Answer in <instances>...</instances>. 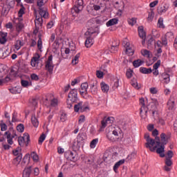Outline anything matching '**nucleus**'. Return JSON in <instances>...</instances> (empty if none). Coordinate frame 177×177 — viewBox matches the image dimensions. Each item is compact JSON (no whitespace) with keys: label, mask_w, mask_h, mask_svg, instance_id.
I'll list each match as a JSON object with an SVG mask.
<instances>
[{"label":"nucleus","mask_w":177,"mask_h":177,"mask_svg":"<svg viewBox=\"0 0 177 177\" xmlns=\"http://www.w3.org/2000/svg\"><path fill=\"white\" fill-rule=\"evenodd\" d=\"M133 73V71H132L131 69L127 71V73H126V76L127 77V78H129V79L132 78Z\"/></svg>","instance_id":"nucleus-58"},{"label":"nucleus","mask_w":177,"mask_h":177,"mask_svg":"<svg viewBox=\"0 0 177 177\" xmlns=\"http://www.w3.org/2000/svg\"><path fill=\"white\" fill-rule=\"evenodd\" d=\"M4 135L6 136L8 145H13V138H12V132H10V131H7L5 132Z\"/></svg>","instance_id":"nucleus-21"},{"label":"nucleus","mask_w":177,"mask_h":177,"mask_svg":"<svg viewBox=\"0 0 177 177\" xmlns=\"http://www.w3.org/2000/svg\"><path fill=\"white\" fill-rule=\"evenodd\" d=\"M154 17V12L153 11V10H151V12L149 13L148 15V20H153Z\"/></svg>","instance_id":"nucleus-60"},{"label":"nucleus","mask_w":177,"mask_h":177,"mask_svg":"<svg viewBox=\"0 0 177 177\" xmlns=\"http://www.w3.org/2000/svg\"><path fill=\"white\" fill-rule=\"evenodd\" d=\"M90 88L92 95H97V82L96 80H91Z\"/></svg>","instance_id":"nucleus-13"},{"label":"nucleus","mask_w":177,"mask_h":177,"mask_svg":"<svg viewBox=\"0 0 177 177\" xmlns=\"http://www.w3.org/2000/svg\"><path fill=\"white\" fill-rule=\"evenodd\" d=\"M8 131L11 132V138H12L13 139H15V138L17 136V134H16V131H15L13 127H10Z\"/></svg>","instance_id":"nucleus-49"},{"label":"nucleus","mask_w":177,"mask_h":177,"mask_svg":"<svg viewBox=\"0 0 177 177\" xmlns=\"http://www.w3.org/2000/svg\"><path fill=\"white\" fill-rule=\"evenodd\" d=\"M165 165L167 167H171L172 165V160L171 159H167L165 160Z\"/></svg>","instance_id":"nucleus-63"},{"label":"nucleus","mask_w":177,"mask_h":177,"mask_svg":"<svg viewBox=\"0 0 177 177\" xmlns=\"http://www.w3.org/2000/svg\"><path fill=\"white\" fill-rule=\"evenodd\" d=\"M97 143H99V138L93 139L90 143L91 149H95Z\"/></svg>","instance_id":"nucleus-35"},{"label":"nucleus","mask_w":177,"mask_h":177,"mask_svg":"<svg viewBox=\"0 0 177 177\" xmlns=\"http://www.w3.org/2000/svg\"><path fill=\"white\" fill-rule=\"evenodd\" d=\"M107 121H110V118H107L106 119H103L101 121V128L102 129H104V128L107 127Z\"/></svg>","instance_id":"nucleus-41"},{"label":"nucleus","mask_w":177,"mask_h":177,"mask_svg":"<svg viewBox=\"0 0 177 177\" xmlns=\"http://www.w3.org/2000/svg\"><path fill=\"white\" fill-rule=\"evenodd\" d=\"M125 162V160H120L118 162H117L115 165L113 166V171L117 172L118 168L120 167V165H122Z\"/></svg>","instance_id":"nucleus-33"},{"label":"nucleus","mask_w":177,"mask_h":177,"mask_svg":"<svg viewBox=\"0 0 177 177\" xmlns=\"http://www.w3.org/2000/svg\"><path fill=\"white\" fill-rule=\"evenodd\" d=\"M86 39L85 41V46L91 48V45H93V37L92 36H86Z\"/></svg>","instance_id":"nucleus-17"},{"label":"nucleus","mask_w":177,"mask_h":177,"mask_svg":"<svg viewBox=\"0 0 177 177\" xmlns=\"http://www.w3.org/2000/svg\"><path fill=\"white\" fill-rule=\"evenodd\" d=\"M154 141H155V143L156 144V149H157V147H160V145H161V141H160V137L156 136V137H155Z\"/></svg>","instance_id":"nucleus-55"},{"label":"nucleus","mask_w":177,"mask_h":177,"mask_svg":"<svg viewBox=\"0 0 177 177\" xmlns=\"http://www.w3.org/2000/svg\"><path fill=\"white\" fill-rule=\"evenodd\" d=\"M10 76L12 78H15V77H17V72L15 69H11L10 72Z\"/></svg>","instance_id":"nucleus-52"},{"label":"nucleus","mask_w":177,"mask_h":177,"mask_svg":"<svg viewBox=\"0 0 177 177\" xmlns=\"http://www.w3.org/2000/svg\"><path fill=\"white\" fill-rule=\"evenodd\" d=\"M46 136L45 133H42L39 138V145H42L44 143V140H45Z\"/></svg>","instance_id":"nucleus-48"},{"label":"nucleus","mask_w":177,"mask_h":177,"mask_svg":"<svg viewBox=\"0 0 177 177\" xmlns=\"http://www.w3.org/2000/svg\"><path fill=\"white\" fill-rule=\"evenodd\" d=\"M53 59V56L50 55L47 61L46 62V65H45L46 70L48 71L50 74H52V73H53V68L55 67V66H53V62L52 61Z\"/></svg>","instance_id":"nucleus-7"},{"label":"nucleus","mask_w":177,"mask_h":177,"mask_svg":"<svg viewBox=\"0 0 177 177\" xmlns=\"http://www.w3.org/2000/svg\"><path fill=\"white\" fill-rule=\"evenodd\" d=\"M21 158H23V155L20 153L13 160L12 164L16 166L19 165L21 161Z\"/></svg>","instance_id":"nucleus-27"},{"label":"nucleus","mask_w":177,"mask_h":177,"mask_svg":"<svg viewBox=\"0 0 177 177\" xmlns=\"http://www.w3.org/2000/svg\"><path fill=\"white\" fill-rule=\"evenodd\" d=\"M80 56H81V53H77L75 56V57H74V59L72 60V64H74V65H75V64H78V62H80Z\"/></svg>","instance_id":"nucleus-42"},{"label":"nucleus","mask_w":177,"mask_h":177,"mask_svg":"<svg viewBox=\"0 0 177 177\" xmlns=\"http://www.w3.org/2000/svg\"><path fill=\"white\" fill-rule=\"evenodd\" d=\"M30 142V135L28 133H24L23 137H19L18 138V142L19 146L23 147L24 145L26 146H28V143Z\"/></svg>","instance_id":"nucleus-6"},{"label":"nucleus","mask_w":177,"mask_h":177,"mask_svg":"<svg viewBox=\"0 0 177 177\" xmlns=\"http://www.w3.org/2000/svg\"><path fill=\"white\" fill-rule=\"evenodd\" d=\"M0 127H1V131H6L8 129V125H6V123L3 122V120H1L0 123Z\"/></svg>","instance_id":"nucleus-44"},{"label":"nucleus","mask_w":177,"mask_h":177,"mask_svg":"<svg viewBox=\"0 0 177 177\" xmlns=\"http://www.w3.org/2000/svg\"><path fill=\"white\" fill-rule=\"evenodd\" d=\"M168 37H172V38H174V34L171 32H169L166 33L165 37L162 39V44L165 45V46L168 45V42L167 41V38H168Z\"/></svg>","instance_id":"nucleus-22"},{"label":"nucleus","mask_w":177,"mask_h":177,"mask_svg":"<svg viewBox=\"0 0 177 177\" xmlns=\"http://www.w3.org/2000/svg\"><path fill=\"white\" fill-rule=\"evenodd\" d=\"M144 138L147 142L145 143V147L147 149H149L151 151H154L157 149V146H154L156 145V141L153 138H150V134L149 133H147L145 134Z\"/></svg>","instance_id":"nucleus-3"},{"label":"nucleus","mask_w":177,"mask_h":177,"mask_svg":"<svg viewBox=\"0 0 177 177\" xmlns=\"http://www.w3.org/2000/svg\"><path fill=\"white\" fill-rule=\"evenodd\" d=\"M157 5H158V0H156L149 3L150 8H154L155 6H157Z\"/></svg>","instance_id":"nucleus-62"},{"label":"nucleus","mask_w":177,"mask_h":177,"mask_svg":"<svg viewBox=\"0 0 177 177\" xmlns=\"http://www.w3.org/2000/svg\"><path fill=\"white\" fill-rule=\"evenodd\" d=\"M42 23H44V19H42V17H36V19L35 20L36 28H39V27H42Z\"/></svg>","instance_id":"nucleus-20"},{"label":"nucleus","mask_w":177,"mask_h":177,"mask_svg":"<svg viewBox=\"0 0 177 177\" xmlns=\"http://www.w3.org/2000/svg\"><path fill=\"white\" fill-rule=\"evenodd\" d=\"M166 138L167 135L165 133L160 134L161 143H166L167 145V142Z\"/></svg>","instance_id":"nucleus-46"},{"label":"nucleus","mask_w":177,"mask_h":177,"mask_svg":"<svg viewBox=\"0 0 177 177\" xmlns=\"http://www.w3.org/2000/svg\"><path fill=\"white\" fill-rule=\"evenodd\" d=\"M167 106L169 107V110H172L175 106V99L174 97H170L169 101L167 102Z\"/></svg>","instance_id":"nucleus-24"},{"label":"nucleus","mask_w":177,"mask_h":177,"mask_svg":"<svg viewBox=\"0 0 177 177\" xmlns=\"http://www.w3.org/2000/svg\"><path fill=\"white\" fill-rule=\"evenodd\" d=\"M46 100H49L50 102V105L51 107H56L57 106L59 101L57 99L53 97V94H48L47 95V97L46 98Z\"/></svg>","instance_id":"nucleus-12"},{"label":"nucleus","mask_w":177,"mask_h":177,"mask_svg":"<svg viewBox=\"0 0 177 177\" xmlns=\"http://www.w3.org/2000/svg\"><path fill=\"white\" fill-rule=\"evenodd\" d=\"M96 75H97V78H103V72H102L100 71H97Z\"/></svg>","instance_id":"nucleus-64"},{"label":"nucleus","mask_w":177,"mask_h":177,"mask_svg":"<svg viewBox=\"0 0 177 177\" xmlns=\"http://www.w3.org/2000/svg\"><path fill=\"white\" fill-rule=\"evenodd\" d=\"M77 142L80 143V142H82L83 140H85V134L84 133H79L77 137Z\"/></svg>","instance_id":"nucleus-43"},{"label":"nucleus","mask_w":177,"mask_h":177,"mask_svg":"<svg viewBox=\"0 0 177 177\" xmlns=\"http://www.w3.org/2000/svg\"><path fill=\"white\" fill-rule=\"evenodd\" d=\"M141 53L142 56H145V57H150V51L148 50H141Z\"/></svg>","instance_id":"nucleus-47"},{"label":"nucleus","mask_w":177,"mask_h":177,"mask_svg":"<svg viewBox=\"0 0 177 177\" xmlns=\"http://www.w3.org/2000/svg\"><path fill=\"white\" fill-rule=\"evenodd\" d=\"M111 46H112L113 48H118V46H120V41H118V40H114V41L112 42Z\"/></svg>","instance_id":"nucleus-56"},{"label":"nucleus","mask_w":177,"mask_h":177,"mask_svg":"<svg viewBox=\"0 0 177 177\" xmlns=\"http://www.w3.org/2000/svg\"><path fill=\"white\" fill-rule=\"evenodd\" d=\"M121 132V129L119 127L114 129L113 131H110V129H106V138L110 142H117L120 139L119 133Z\"/></svg>","instance_id":"nucleus-2"},{"label":"nucleus","mask_w":177,"mask_h":177,"mask_svg":"<svg viewBox=\"0 0 177 177\" xmlns=\"http://www.w3.org/2000/svg\"><path fill=\"white\" fill-rule=\"evenodd\" d=\"M88 109H89L88 106L84 107V102H79L74 106V111L75 113H78V111H86Z\"/></svg>","instance_id":"nucleus-9"},{"label":"nucleus","mask_w":177,"mask_h":177,"mask_svg":"<svg viewBox=\"0 0 177 177\" xmlns=\"http://www.w3.org/2000/svg\"><path fill=\"white\" fill-rule=\"evenodd\" d=\"M30 156L32 158L33 161H35V162H37V161L39 160V157L35 151L32 152L30 153Z\"/></svg>","instance_id":"nucleus-40"},{"label":"nucleus","mask_w":177,"mask_h":177,"mask_svg":"<svg viewBox=\"0 0 177 177\" xmlns=\"http://www.w3.org/2000/svg\"><path fill=\"white\" fill-rule=\"evenodd\" d=\"M115 24H118V19L113 18L110 19L106 22V27H111V26H115Z\"/></svg>","instance_id":"nucleus-25"},{"label":"nucleus","mask_w":177,"mask_h":177,"mask_svg":"<svg viewBox=\"0 0 177 177\" xmlns=\"http://www.w3.org/2000/svg\"><path fill=\"white\" fill-rule=\"evenodd\" d=\"M75 153H73L71 151H66L64 153V157L66 160H69V161L75 162L77 161V158H75Z\"/></svg>","instance_id":"nucleus-11"},{"label":"nucleus","mask_w":177,"mask_h":177,"mask_svg":"<svg viewBox=\"0 0 177 177\" xmlns=\"http://www.w3.org/2000/svg\"><path fill=\"white\" fill-rule=\"evenodd\" d=\"M59 41L55 40L53 44V49L57 50V49L59 48Z\"/></svg>","instance_id":"nucleus-57"},{"label":"nucleus","mask_w":177,"mask_h":177,"mask_svg":"<svg viewBox=\"0 0 177 177\" xmlns=\"http://www.w3.org/2000/svg\"><path fill=\"white\" fill-rule=\"evenodd\" d=\"M21 86H24V88H27V86H28V81L27 80H21Z\"/></svg>","instance_id":"nucleus-59"},{"label":"nucleus","mask_w":177,"mask_h":177,"mask_svg":"<svg viewBox=\"0 0 177 177\" xmlns=\"http://www.w3.org/2000/svg\"><path fill=\"white\" fill-rule=\"evenodd\" d=\"M30 78L32 81H39V77L35 73L31 74Z\"/></svg>","instance_id":"nucleus-53"},{"label":"nucleus","mask_w":177,"mask_h":177,"mask_svg":"<svg viewBox=\"0 0 177 177\" xmlns=\"http://www.w3.org/2000/svg\"><path fill=\"white\" fill-rule=\"evenodd\" d=\"M168 9H169V6H168V4H164L162 6H159L157 8V12L160 15H161L163 13H166Z\"/></svg>","instance_id":"nucleus-16"},{"label":"nucleus","mask_w":177,"mask_h":177,"mask_svg":"<svg viewBox=\"0 0 177 177\" xmlns=\"http://www.w3.org/2000/svg\"><path fill=\"white\" fill-rule=\"evenodd\" d=\"M80 102V98H78V91L77 88L72 89L68 95L67 99V107L68 109H71L74 103H78Z\"/></svg>","instance_id":"nucleus-1"},{"label":"nucleus","mask_w":177,"mask_h":177,"mask_svg":"<svg viewBox=\"0 0 177 177\" xmlns=\"http://www.w3.org/2000/svg\"><path fill=\"white\" fill-rule=\"evenodd\" d=\"M26 10V8L23 4H21V8L19 9L18 12V17H23V15H24V11Z\"/></svg>","instance_id":"nucleus-38"},{"label":"nucleus","mask_w":177,"mask_h":177,"mask_svg":"<svg viewBox=\"0 0 177 177\" xmlns=\"http://www.w3.org/2000/svg\"><path fill=\"white\" fill-rule=\"evenodd\" d=\"M88 83L84 82L81 84V90H80V95L82 96L84 99H89L91 96L88 95Z\"/></svg>","instance_id":"nucleus-8"},{"label":"nucleus","mask_w":177,"mask_h":177,"mask_svg":"<svg viewBox=\"0 0 177 177\" xmlns=\"http://www.w3.org/2000/svg\"><path fill=\"white\" fill-rule=\"evenodd\" d=\"M39 13L41 19L42 17H44V19H48V16H49V14L46 12V10H44L42 8H39Z\"/></svg>","instance_id":"nucleus-23"},{"label":"nucleus","mask_w":177,"mask_h":177,"mask_svg":"<svg viewBox=\"0 0 177 177\" xmlns=\"http://www.w3.org/2000/svg\"><path fill=\"white\" fill-rule=\"evenodd\" d=\"M93 34H99V27L89 28L88 30L84 33L85 36L92 37Z\"/></svg>","instance_id":"nucleus-15"},{"label":"nucleus","mask_w":177,"mask_h":177,"mask_svg":"<svg viewBox=\"0 0 177 177\" xmlns=\"http://www.w3.org/2000/svg\"><path fill=\"white\" fill-rule=\"evenodd\" d=\"M31 121L33 127L35 128H38V125H39V122H38V119L35 117V115H32L31 117Z\"/></svg>","instance_id":"nucleus-31"},{"label":"nucleus","mask_w":177,"mask_h":177,"mask_svg":"<svg viewBox=\"0 0 177 177\" xmlns=\"http://www.w3.org/2000/svg\"><path fill=\"white\" fill-rule=\"evenodd\" d=\"M101 88L102 92H104V93H107V92H109V90L110 89V87L106 83L102 82Z\"/></svg>","instance_id":"nucleus-32"},{"label":"nucleus","mask_w":177,"mask_h":177,"mask_svg":"<svg viewBox=\"0 0 177 177\" xmlns=\"http://www.w3.org/2000/svg\"><path fill=\"white\" fill-rule=\"evenodd\" d=\"M37 5L39 6V8H42V6L45 5L44 0H37Z\"/></svg>","instance_id":"nucleus-61"},{"label":"nucleus","mask_w":177,"mask_h":177,"mask_svg":"<svg viewBox=\"0 0 177 177\" xmlns=\"http://www.w3.org/2000/svg\"><path fill=\"white\" fill-rule=\"evenodd\" d=\"M39 39L37 41V48L40 52H42V39L41 38V35H38Z\"/></svg>","instance_id":"nucleus-39"},{"label":"nucleus","mask_w":177,"mask_h":177,"mask_svg":"<svg viewBox=\"0 0 177 177\" xmlns=\"http://www.w3.org/2000/svg\"><path fill=\"white\" fill-rule=\"evenodd\" d=\"M84 9V0H77L75 5L71 9V13L78 14Z\"/></svg>","instance_id":"nucleus-4"},{"label":"nucleus","mask_w":177,"mask_h":177,"mask_svg":"<svg viewBox=\"0 0 177 177\" xmlns=\"http://www.w3.org/2000/svg\"><path fill=\"white\" fill-rule=\"evenodd\" d=\"M123 46L126 48V53L129 56H133V53H135V49H133V46H131V44L128 42V39H125L123 41Z\"/></svg>","instance_id":"nucleus-5"},{"label":"nucleus","mask_w":177,"mask_h":177,"mask_svg":"<svg viewBox=\"0 0 177 177\" xmlns=\"http://www.w3.org/2000/svg\"><path fill=\"white\" fill-rule=\"evenodd\" d=\"M67 120V114H66V113L62 112L60 116V121H62V122H66V120Z\"/></svg>","instance_id":"nucleus-50"},{"label":"nucleus","mask_w":177,"mask_h":177,"mask_svg":"<svg viewBox=\"0 0 177 177\" xmlns=\"http://www.w3.org/2000/svg\"><path fill=\"white\" fill-rule=\"evenodd\" d=\"M165 145H167V142H162L160 145L159 147L156 149V153L160 155V157L162 158L165 157V153H164L165 149Z\"/></svg>","instance_id":"nucleus-14"},{"label":"nucleus","mask_w":177,"mask_h":177,"mask_svg":"<svg viewBox=\"0 0 177 177\" xmlns=\"http://www.w3.org/2000/svg\"><path fill=\"white\" fill-rule=\"evenodd\" d=\"M160 66H161V60H158L153 66V70H158V67H160Z\"/></svg>","instance_id":"nucleus-54"},{"label":"nucleus","mask_w":177,"mask_h":177,"mask_svg":"<svg viewBox=\"0 0 177 177\" xmlns=\"http://www.w3.org/2000/svg\"><path fill=\"white\" fill-rule=\"evenodd\" d=\"M140 104L141 106L140 108V114H142V113H145V117L143 118V115H141V117L142 118H146V117H147V107H146V104H145V98L141 97L140 98Z\"/></svg>","instance_id":"nucleus-10"},{"label":"nucleus","mask_w":177,"mask_h":177,"mask_svg":"<svg viewBox=\"0 0 177 177\" xmlns=\"http://www.w3.org/2000/svg\"><path fill=\"white\" fill-rule=\"evenodd\" d=\"M143 28V26L138 27V35L140 38H142V39H146V32H145V30Z\"/></svg>","instance_id":"nucleus-18"},{"label":"nucleus","mask_w":177,"mask_h":177,"mask_svg":"<svg viewBox=\"0 0 177 177\" xmlns=\"http://www.w3.org/2000/svg\"><path fill=\"white\" fill-rule=\"evenodd\" d=\"M0 34L1 35V39H0V44H6V37L8 36V33L1 32Z\"/></svg>","instance_id":"nucleus-34"},{"label":"nucleus","mask_w":177,"mask_h":177,"mask_svg":"<svg viewBox=\"0 0 177 177\" xmlns=\"http://www.w3.org/2000/svg\"><path fill=\"white\" fill-rule=\"evenodd\" d=\"M144 63H145V62H143L140 59H138L134 60L133 62V67L137 68V67H140V66H142Z\"/></svg>","instance_id":"nucleus-30"},{"label":"nucleus","mask_w":177,"mask_h":177,"mask_svg":"<svg viewBox=\"0 0 177 177\" xmlns=\"http://www.w3.org/2000/svg\"><path fill=\"white\" fill-rule=\"evenodd\" d=\"M32 167L31 166L26 167L24 170L23 171V175L22 177H30V175H31L32 169Z\"/></svg>","instance_id":"nucleus-19"},{"label":"nucleus","mask_w":177,"mask_h":177,"mask_svg":"<svg viewBox=\"0 0 177 177\" xmlns=\"http://www.w3.org/2000/svg\"><path fill=\"white\" fill-rule=\"evenodd\" d=\"M165 157H166V159L171 160V158L174 157V151L171 150L168 151Z\"/></svg>","instance_id":"nucleus-51"},{"label":"nucleus","mask_w":177,"mask_h":177,"mask_svg":"<svg viewBox=\"0 0 177 177\" xmlns=\"http://www.w3.org/2000/svg\"><path fill=\"white\" fill-rule=\"evenodd\" d=\"M131 85H132L136 89H140V85L138 84V80L135 77L131 79Z\"/></svg>","instance_id":"nucleus-28"},{"label":"nucleus","mask_w":177,"mask_h":177,"mask_svg":"<svg viewBox=\"0 0 177 177\" xmlns=\"http://www.w3.org/2000/svg\"><path fill=\"white\" fill-rule=\"evenodd\" d=\"M17 131L18 132L22 133L24 132V124H19L17 126Z\"/></svg>","instance_id":"nucleus-45"},{"label":"nucleus","mask_w":177,"mask_h":177,"mask_svg":"<svg viewBox=\"0 0 177 177\" xmlns=\"http://www.w3.org/2000/svg\"><path fill=\"white\" fill-rule=\"evenodd\" d=\"M24 45L23 42H21L20 40H17L16 43L15 44V48L16 50H19L21 46Z\"/></svg>","instance_id":"nucleus-37"},{"label":"nucleus","mask_w":177,"mask_h":177,"mask_svg":"<svg viewBox=\"0 0 177 177\" xmlns=\"http://www.w3.org/2000/svg\"><path fill=\"white\" fill-rule=\"evenodd\" d=\"M162 77L163 78V81L165 84H169V82L171 81L169 74L167 73H163L162 74Z\"/></svg>","instance_id":"nucleus-29"},{"label":"nucleus","mask_w":177,"mask_h":177,"mask_svg":"<svg viewBox=\"0 0 177 177\" xmlns=\"http://www.w3.org/2000/svg\"><path fill=\"white\" fill-rule=\"evenodd\" d=\"M140 72H141L142 74H151V73H153V70L151 68H147L145 67H140Z\"/></svg>","instance_id":"nucleus-26"},{"label":"nucleus","mask_w":177,"mask_h":177,"mask_svg":"<svg viewBox=\"0 0 177 177\" xmlns=\"http://www.w3.org/2000/svg\"><path fill=\"white\" fill-rule=\"evenodd\" d=\"M158 27H159V28H165V26H164V19L162 17L158 19Z\"/></svg>","instance_id":"nucleus-36"}]
</instances>
